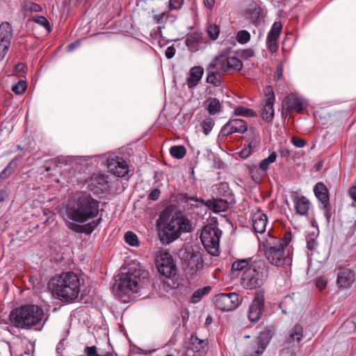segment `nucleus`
I'll return each mask as SVG.
<instances>
[{"label":"nucleus","instance_id":"1","mask_svg":"<svg viewBox=\"0 0 356 356\" xmlns=\"http://www.w3.org/2000/svg\"><path fill=\"white\" fill-rule=\"evenodd\" d=\"M152 285L147 271L143 270L139 265L129 266L126 273H121L119 280H115L112 289L116 296L123 302H128L130 293H145Z\"/></svg>","mask_w":356,"mask_h":356},{"label":"nucleus","instance_id":"2","mask_svg":"<svg viewBox=\"0 0 356 356\" xmlns=\"http://www.w3.org/2000/svg\"><path fill=\"white\" fill-rule=\"evenodd\" d=\"M83 284V279H81L75 273L68 271L51 277L47 286L57 299L63 302L72 303L79 298L83 300L86 297L85 290L81 289Z\"/></svg>","mask_w":356,"mask_h":356},{"label":"nucleus","instance_id":"3","mask_svg":"<svg viewBox=\"0 0 356 356\" xmlns=\"http://www.w3.org/2000/svg\"><path fill=\"white\" fill-rule=\"evenodd\" d=\"M99 202L86 191H77L69 200L66 207L68 218L74 222H85L97 216Z\"/></svg>","mask_w":356,"mask_h":356},{"label":"nucleus","instance_id":"4","mask_svg":"<svg viewBox=\"0 0 356 356\" xmlns=\"http://www.w3.org/2000/svg\"><path fill=\"white\" fill-rule=\"evenodd\" d=\"M44 316L42 309L36 305H26L13 310L9 318L12 323L17 327L31 328L35 327V330H41L45 321L42 322Z\"/></svg>","mask_w":356,"mask_h":356},{"label":"nucleus","instance_id":"5","mask_svg":"<svg viewBox=\"0 0 356 356\" xmlns=\"http://www.w3.org/2000/svg\"><path fill=\"white\" fill-rule=\"evenodd\" d=\"M292 235L290 230L286 231L283 238L273 237L267 240L264 244V254L266 259L272 265L282 266L291 263V257L288 252L285 254L284 248L291 241Z\"/></svg>","mask_w":356,"mask_h":356},{"label":"nucleus","instance_id":"6","mask_svg":"<svg viewBox=\"0 0 356 356\" xmlns=\"http://www.w3.org/2000/svg\"><path fill=\"white\" fill-rule=\"evenodd\" d=\"M216 218H211V221L202 228L200 240L206 250L211 255L218 253L220 238L222 231L218 228Z\"/></svg>","mask_w":356,"mask_h":356},{"label":"nucleus","instance_id":"7","mask_svg":"<svg viewBox=\"0 0 356 356\" xmlns=\"http://www.w3.org/2000/svg\"><path fill=\"white\" fill-rule=\"evenodd\" d=\"M179 257L181 259V268L186 275H200L204 267V261L199 251L192 248L180 250Z\"/></svg>","mask_w":356,"mask_h":356},{"label":"nucleus","instance_id":"8","mask_svg":"<svg viewBox=\"0 0 356 356\" xmlns=\"http://www.w3.org/2000/svg\"><path fill=\"white\" fill-rule=\"evenodd\" d=\"M229 49L222 50L213 58L207 67L221 74L232 71H241L243 67L242 61L236 56H229Z\"/></svg>","mask_w":356,"mask_h":356},{"label":"nucleus","instance_id":"9","mask_svg":"<svg viewBox=\"0 0 356 356\" xmlns=\"http://www.w3.org/2000/svg\"><path fill=\"white\" fill-rule=\"evenodd\" d=\"M266 270L264 268H257L255 265H250L242 273L241 284L246 289L260 288L266 277Z\"/></svg>","mask_w":356,"mask_h":356},{"label":"nucleus","instance_id":"10","mask_svg":"<svg viewBox=\"0 0 356 356\" xmlns=\"http://www.w3.org/2000/svg\"><path fill=\"white\" fill-rule=\"evenodd\" d=\"M158 272L165 277L170 278L177 275V266L172 256L168 252H161L156 260Z\"/></svg>","mask_w":356,"mask_h":356},{"label":"nucleus","instance_id":"11","mask_svg":"<svg viewBox=\"0 0 356 356\" xmlns=\"http://www.w3.org/2000/svg\"><path fill=\"white\" fill-rule=\"evenodd\" d=\"M242 299L236 293H219L214 298L216 307L222 311H232L241 303Z\"/></svg>","mask_w":356,"mask_h":356},{"label":"nucleus","instance_id":"12","mask_svg":"<svg viewBox=\"0 0 356 356\" xmlns=\"http://www.w3.org/2000/svg\"><path fill=\"white\" fill-rule=\"evenodd\" d=\"M156 225L162 244H170L179 237V229H177L172 218L168 223H161L156 220Z\"/></svg>","mask_w":356,"mask_h":356},{"label":"nucleus","instance_id":"13","mask_svg":"<svg viewBox=\"0 0 356 356\" xmlns=\"http://www.w3.org/2000/svg\"><path fill=\"white\" fill-rule=\"evenodd\" d=\"M304 100L296 94L291 93L284 97L282 102V115L286 118L288 113L296 112L301 113L305 109Z\"/></svg>","mask_w":356,"mask_h":356},{"label":"nucleus","instance_id":"14","mask_svg":"<svg viewBox=\"0 0 356 356\" xmlns=\"http://www.w3.org/2000/svg\"><path fill=\"white\" fill-rule=\"evenodd\" d=\"M264 291H257L248 309V317L251 323H255L260 320L264 311Z\"/></svg>","mask_w":356,"mask_h":356},{"label":"nucleus","instance_id":"15","mask_svg":"<svg viewBox=\"0 0 356 356\" xmlns=\"http://www.w3.org/2000/svg\"><path fill=\"white\" fill-rule=\"evenodd\" d=\"M248 130V124L245 120L238 118H230L229 121L222 127L219 137L222 139L234 133L244 134Z\"/></svg>","mask_w":356,"mask_h":356},{"label":"nucleus","instance_id":"16","mask_svg":"<svg viewBox=\"0 0 356 356\" xmlns=\"http://www.w3.org/2000/svg\"><path fill=\"white\" fill-rule=\"evenodd\" d=\"M208 348L207 340L200 339L196 335L191 334L186 356H204Z\"/></svg>","mask_w":356,"mask_h":356},{"label":"nucleus","instance_id":"17","mask_svg":"<svg viewBox=\"0 0 356 356\" xmlns=\"http://www.w3.org/2000/svg\"><path fill=\"white\" fill-rule=\"evenodd\" d=\"M107 168L109 172L117 177H123L129 172V165L122 157L115 156L107 159Z\"/></svg>","mask_w":356,"mask_h":356},{"label":"nucleus","instance_id":"18","mask_svg":"<svg viewBox=\"0 0 356 356\" xmlns=\"http://www.w3.org/2000/svg\"><path fill=\"white\" fill-rule=\"evenodd\" d=\"M88 187L94 195L99 196L107 193L109 185L105 176L99 174L91 177Z\"/></svg>","mask_w":356,"mask_h":356},{"label":"nucleus","instance_id":"19","mask_svg":"<svg viewBox=\"0 0 356 356\" xmlns=\"http://www.w3.org/2000/svg\"><path fill=\"white\" fill-rule=\"evenodd\" d=\"M282 29L281 22H275L268 33L266 45L271 53H275L278 49V39Z\"/></svg>","mask_w":356,"mask_h":356},{"label":"nucleus","instance_id":"20","mask_svg":"<svg viewBox=\"0 0 356 356\" xmlns=\"http://www.w3.org/2000/svg\"><path fill=\"white\" fill-rule=\"evenodd\" d=\"M266 97V99L261 110V117L264 120L269 122L273 120L274 117L273 104L275 102V95L270 87H268Z\"/></svg>","mask_w":356,"mask_h":356},{"label":"nucleus","instance_id":"21","mask_svg":"<svg viewBox=\"0 0 356 356\" xmlns=\"http://www.w3.org/2000/svg\"><path fill=\"white\" fill-rule=\"evenodd\" d=\"M246 132L244 140L248 143L247 146L252 151L257 152L260 149L261 141L259 130L255 127H251Z\"/></svg>","mask_w":356,"mask_h":356},{"label":"nucleus","instance_id":"22","mask_svg":"<svg viewBox=\"0 0 356 356\" xmlns=\"http://www.w3.org/2000/svg\"><path fill=\"white\" fill-rule=\"evenodd\" d=\"M267 222V216L262 213L261 209L259 208L252 215V227L254 231L257 233H264L266 230Z\"/></svg>","mask_w":356,"mask_h":356},{"label":"nucleus","instance_id":"23","mask_svg":"<svg viewBox=\"0 0 356 356\" xmlns=\"http://www.w3.org/2000/svg\"><path fill=\"white\" fill-rule=\"evenodd\" d=\"M203 205L208 207L214 213L226 211L229 209V202L222 198H212L207 201H202Z\"/></svg>","mask_w":356,"mask_h":356},{"label":"nucleus","instance_id":"24","mask_svg":"<svg viewBox=\"0 0 356 356\" xmlns=\"http://www.w3.org/2000/svg\"><path fill=\"white\" fill-rule=\"evenodd\" d=\"M355 281V273L347 268H340L337 276V283L341 287H348Z\"/></svg>","mask_w":356,"mask_h":356},{"label":"nucleus","instance_id":"25","mask_svg":"<svg viewBox=\"0 0 356 356\" xmlns=\"http://www.w3.org/2000/svg\"><path fill=\"white\" fill-rule=\"evenodd\" d=\"M245 15L253 24L259 23L264 17V10L254 1L249 4Z\"/></svg>","mask_w":356,"mask_h":356},{"label":"nucleus","instance_id":"26","mask_svg":"<svg viewBox=\"0 0 356 356\" xmlns=\"http://www.w3.org/2000/svg\"><path fill=\"white\" fill-rule=\"evenodd\" d=\"M204 74V68L201 66H194L189 71V77L186 80L188 88L197 86Z\"/></svg>","mask_w":356,"mask_h":356},{"label":"nucleus","instance_id":"27","mask_svg":"<svg viewBox=\"0 0 356 356\" xmlns=\"http://www.w3.org/2000/svg\"><path fill=\"white\" fill-rule=\"evenodd\" d=\"M185 42L190 51H197L199 45L204 42L202 33L193 32L188 34Z\"/></svg>","mask_w":356,"mask_h":356},{"label":"nucleus","instance_id":"28","mask_svg":"<svg viewBox=\"0 0 356 356\" xmlns=\"http://www.w3.org/2000/svg\"><path fill=\"white\" fill-rule=\"evenodd\" d=\"M314 193L322 205L327 204V202H330L329 192L323 183H317L314 187Z\"/></svg>","mask_w":356,"mask_h":356},{"label":"nucleus","instance_id":"29","mask_svg":"<svg viewBox=\"0 0 356 356\" xmlns=\"http://www.w3.org/2000/svg\"><path fill=\"white\" fill-rule=\"evenodd\" d=\"M274 334V329L273 327H267L263 332H260L259 335L254 341V346H261L264 349H266L267 345L270 342Z\"/></svg>","mask_w":356,"mask_h":356},{"label":"nucleus","instance_id":"30","mask_svg":"<svg viewBox=\"0 0 356 356\" xmlns=\"http://www.w3.org/2000/svg\"><path fill=\"white\" fill-rule=\"evenodd\" d=\"M206 72L207 74L206 82L213 85L215 87L221 86L223 83L222 74L216 70L207 67Z\"/></svg>","mask_w":356,"mask_h":356},{"label":"nucleus","instance_id":"31","mask_svg":"<svg viewBox=\"0 0 356 356\" xmlns=\"http://www.w3.org/2000/svg\"><path fill=\"white\" fill-rule=\"evenodd\" d=\"M295 209L296 213L300 216L307 215L309 209L310 202L305 196L296 197L294 198Z\"/></svg>","mask_w":356,"mask_h":356},{"label":"nucleus","instance_id":"32","mask_svg":"<svg viewBox=\"0 0 356 356\" xmlns=\"http://www.w3.org/2000/svg\"><path fill=\"white\" fill-rule=\"evenodd\" d=\"M172 218L175 222L177 229H179V236L182 232H191V224L187 218L181 216L176 218L172 216Z\"/></svg>","mask_w":356,"mask_h":356},{"label":"nucleus","instance_id":"33","mask_svg":"<svg viewBox=\"0 0 356 356\" xmlns=\"http://www.w3.org/2000/svg\"><path fill=\"white\" fill-rule=\"evenodd\" d=\"M249 265L248 259H240L235 261L232 264L231 274L232 277H238L241 272H243L246 268H248Z\"/></svg>","mask_w":356,"mask_h":356},{"label":"nucleus","instance_id":"34","mask_svg":"<svg viewBox=\"0 0 356 356\" xmlns=\"http://www.w3.org/2000/svg\"><path fill=\"white\" fill-rule=\"evenodd\" d=\"M13 31L11 24L8 22H3L0 24V41L11 42Z\"/></svg>","mask_w":356,"mask_h":356},{"label":"nucleus","instance_id":"35","mask_svg":"<svg viewBox=\"0 0 356 356\" xmlns=\"http://www.w3.org/2000/svg\"><path fill=\"white\" fill-rule=\"evenodd\" d=\"M207 102H208L207 109L210 115H213L220 111L222 106L220 101L217 98L209 97Z\"/></svg>","mask_w":356,"mask_h":356},{"label":"nucleus","instance_id":"36","mask_svg":"<svg viewBox=\"0 0 356 356\" xmlns=\"http://www.w3.org/2000/svg\"><path fill=\"white\" fill-rule=\"evenodd\" d=\"M248 170L249 174L251 176V178L255 183L259 184L262 181L264 177V175L263 174L262 171L260 170V168L259 165H248Z\"/></svg>","mask_w":356,"mask_h":356},{"label":"nucleus","instance_id":"37","mask_svg":"<svg viewBox=\"0 0 356 356\" xmlns=\"http://www.w3.org/2000/svg\"><path fill=\"white\" fill-rule=\"evenodd\" d=\"M277 157V153L275 152H273L267 158L260 161L259 166L264 176L266 175L267 171L269 169L270 164L274 163L276 161Z\"/></svg>","mask_w":356,"mask_h":356},{"label":"nucleus","instance_id":"38","mask_svg":"<svg viewBox=\"0 0 356 356\" xmlns=\"http://www.w3.org/2000/svg\"><path fill=\"white\" fill-rule=\"evenodd\" d=\"M303 337V327L301 325L297 323L294 325L289 334V341L300 343Z\"/></svg>","mask_w":356,"mask_h":356},{"label":"nucleus","instance_id":"39","mask_svg":"<svg viewBox=\"0 0 356 356\" xmlns=\"http://www.w3.org/2000/svg\"><path fill=\"white\" fill-rule=\"evenodd\" d=\"M175 210V206L172 204L167 206L160 213L159 218L157 220H159L161 223H168L173 216L172 213Z\"/></svg>","mask_w":356,"mask_h":356},{"label":"nucleus","instance_id":"40","mask_svg":"<svg viewBox=\"0 0 356 356\" xmlns=\"http://www.w3.org/2000/svg\"><path fill=\"white\" fill-rule=\"evenodd\" d=\"M211 287L209 286L198 289L192 294L191 297V302L192 303H197L200 302L205 295L208 294L211 291Z\"/></svg>","mask_w":356,"mask_h":356},{"label":"nucleus","instance_id":"41","mask_svg":"<svg viewBox=\"0 0 356 356\" xmlns=\"http://www.w3.org/2000/svg\"><path fill=\"white\" fill-rule=\"evenodd\" d=\"M234 115L245 116V117H257L256 111L252 109L245 108L243 106H236L234 110Z\"/></svg>","mask_w":356,"mask_h":356},{"label":"nucleus","instance_id":"42","mask_svg":"<svg viewBox=\"0 0 356 356\" xmlns=\"http://www.w3.org/2000/svg\"><path fill=\"white\" fill-rule=\"evenodd\" d=\"M171 156L177 159H182L186 154V149L183 145H174L170 147Z\"/></svg>","mask_w":356,"mask_h":356},{"label":"nucleus","instance_id":"43","mask_svg":"<svg viewBox=\"0 0 356 356\" xmlns=\"http://www.w3.org/2000/svg\"><path fill=\"white\" fill-rule=\"evenodd\" d=\"M102 221V217L101 215L97 219L93 220L91 222L82 225V233L90 234L95 230V229L101 223Z\"/></svg>","mask_w":356,"mask_h":356},{"label":"nucleus","instance_id":"44","mask_svg":"<svg viewBox=\"0 0 356 356\" xmlns=\"http://www.w3.org/2000/svg\"><path fill=\"white\" fill-rule=\"evenodd\" d=\"M125 242L131 246L138 247L139 241L137 236L132 232H127L124 234Z\"/></svg>","mask_w":356,"mask_h":356},{"label":"nucleus","instance_id":"45","mask_svg":"<svg viewBox=\"0 0 356 356\" xmlns=\"http://www.w3.org/2000/svg\"><path fill=\"white\" fill-rule=\"evenodd\" d=\"M32 20L33 22L43 26L48 31V33H50L51 31V28L49 22L45 17L36 15L32 17Z\"/></svg>","mask_w":356,"mask_h":356},{"label":"nucleus","instance_id":"46","mask_svg":"<svg viewBox=\"0 0 356 356\" xmlns=\"http://www.w3.org/2000/svg\"><path fill=\"white\" fill-rule=\"evenodd\" d=\"M214 124H215L214 120L211 118H208L205 119L201 123L202 131L206 136L209 135L210 131L212 130V129L214 126Z\"/></svg>","mask_w":356,"mask_h":356},{"label":"nucleus","instance_id":"47","mask_svg":"<svg viewBox=\"0 0 356 356\" xmlns=\"http://www.w3.org/2000/svg\"><path fill=\"white\" fill-rule=\"evenodd\" d=\"M85 353L86 354V356H118L117 354H115L114 355L110 352H106L104 355H100L97 353V348L95 346H86L85 348Z\"/></svg>","mask_w":356,"mask_h":356},{"label":"nucleus","instance_id":"48","mask_svg":"<svg viewBox=\"0 0 356 356\" xmlns=\"http://www.w3.org/2000/svg\"><path fill=\"white\" fill-rule=\"evenodd\" d=\"M26 82L25 81L20 80L12 86L11 90L16 95H22L26 91Z\"/></svg>","mask_w":356,"mask_h":356},{"label":"nucleus","instance_id":"49","mask_svg":"<svg viewBox=\"0 0 356 356\" xmlns=\"http://www.w3.org/2000/svg\"><path fill=\"white\" fill-rule=\"evenodd\" d=\"M207 33L212 40H216L220 33V28L216 24H210L207 27Z\"/></svg>","mask_w":356,"mask_h":356},{"label":"nucleus","instance_id":"50","mask_svg":"<svg viewBox=\"0 0 356 356\" xmlns=\"http://www.w3.org/2000/svg\"><path fill=\"white\" fill-rule=\"evenodd\" d=\"M250 40V34L248 31L242 30L239 31L236 34V40L240 44H245Z\"/></svg>","mask_w":356,"mask_h":356},{"label":"nucleus","instance_id":"51","mask_svg":"<svg viewBox=\"0 0 356 356\" xmlns=\"http://www.w3.org/2000/svg\"><path fill=\"white\" fill-rule=\"evenodd\" d=\"M49 165L46 168V171H49L52 168L61 167L63 164L67 165V162L63 158H55L49 161Z\"/></svg>","mask_w":356,"mask_h":356},{"label":"nucleus","instance_id":"52","mask_svg":"<svg viewBox=\"0 0 356 356\" xmlns=\"http://www.w3.org/2000/svg\"><path fill=\"white\" fill-rule=\"evenodd\" d=\"M11 42L1 40L0 41V61H1L7 54Z\"/></svg>","mask_w":356,"mask_h":356},{"label":"nucleus","instance_id":"53","mask_svg":"<svg viewBox=\"0 0 356 356\" xmlns=\"http://www.w3.org/2000/svg\"><path fill=\"white\" fill-rule=\"evenodd\" d=\"M66 226L76 233H82L83 227L81 225L77 224L74 222L67 221L66 222Z\"/></svg>","mask_w":356,"mask_h":356},{"label":"nucleus","instance_id":"54","mask_svg":"<svg viewBox=\"0 0 356 356\" xmlns=\"http://www.w3.org/2000/svg\"><path fill=\"white\" fill-rule=\"evenodd\" d=\"M322 209L325 210V216L327 223H330L332 216V206L330 202L322 205Z\"/></svg>","mask_w":356,"mask_h":356},{"label":"nucleus","instance_id":"55","mask_svg":"<svg viewBox=\"0 0 356 356\" xmlns=\"http://www.w3.org/2000/svg\"><path fill=\"white\" fill-rule=\"evenodd\" d=\"M175 201L178 204H186L188 202V195L184 193H178L175 197Z\"/></svg>","mask_w":356,"mask_h":356},{"label":"nucleus","instance_id":"56","mask_svg":"<svg viewBox=\"0 0 356 356\" xmlns=\"http://www.w3.org/2000/svg\"><path fill=\"white\" fill-rule=\"evenodd\" d=\"M9 195V188L7 186H4L0 189V204L8 200Z\"/></svg>","mask_w":356,"mask_h":356},{"label":"nucleus","instance_id":"57","mask_svg":"<svg viewBox=\"0 0 356 356\" xmlns=\"http://www.w3.org/2000/svg\"><path fill=\"white\" fill-rule=\"evenodd\" d=\"M291 143L297 147H303L306 145V141L298 136H293L291 138Z\"/></svg>","mask_w":356,"mask_h":356},{"label":"nucleus","instance_id":"58","mask_svg":"<svg viewBox=\"0 0 356 356\" xmlns=\"http://www.w3.org/2000/svg\"><path fill=\"white\" fill-rule=\"evenodd\" d=\"M160 195H161L160 190L158 188H154L150 191V193L148 195L147 198L149 200L156 201L159 198Z\"/></svg>","mask_w":356,"mask_h":356},{"label":"nucleus","instance_id":"59","mask_svg":"<svg viewBox=\"0 0 356 356\" xmlns=\"http://www.w3.org/2000/svg\"><path fill=\"white\" fill-rule=\"evenodd\" d=\"M279 356H296V353L293 349L286 348L280 351Z\"/></svg>","mask_w":356,"mask_h":356},{"label":"nucleus","instance_id":"60","mask_svg":"<svg viewBox=\"0 0 356 356\" xmlns=\"http://www.w3.org/2000/svg\"><path fill=\"white\" fill-rule=\"evenodd\" d=\"M254 151H252L251 149H250L248 146L245 147L243 149H242L239 153L238 155L242 159H246L248 158L251 154L254 153Z\"/></svg>","mask_w":356,"mask_h":356},{"label":"nucleus","instance_id":"61","mask_svg":"<svg viewBox=\"0 0 356 356\" xmlns=\"http://www.w3.org/2000/svg\"><path fill=\"white\" fill-rule=\"evenodd\" d=\"M327 282L323 277H318L316 280V286L320 290L325 289Z\"/></svg>","mask_w":356,"mask_h":356},{"label":"nucleus","instance_id":"62","mask_svg":"<svg viewBox=\"0 0 356 356\" xmlns=\"http://www.w3.org/2000/svg\"><path fill=\"white\" fill-rule=\"evenodd\" d=\"M169 3L171 10H178L181 7L184 0H170Z\"/></svg>","mask_w":356,"mask_h":356},{"label":"nucleus","instance_id":"63","mask_svg":"<svg viewBox=\"0 0 356 356\" xmlns=\"http://www.w3.org/2000/svg\"><path fill=\"white\" fill-rule=\"evenodd\" d=\"M254 347L256 348V350L253 353H246L244 356H260L265 350V349H264V348L261 346H254Z\"/></svg>","mask_w":356,"mask_h":356},{"label":"nucleus","instance_id":"64","mask_svg":"<svg viewBox=\"0 0 356 356\" xmlns=\"http://www.w3.org/2000/svg\"><path fill=\"white\" fill-rule=\"evenodd\" d=\"M175 48L173 47V45H172L166 49L165 55L167 58L170 59L175 56Z\"/></svg>","mask_w":356,"mask_h":356}]
</instances>
